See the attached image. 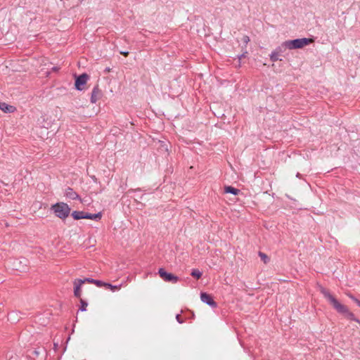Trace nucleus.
I'll use <instances>...</instances> for the list:
<instances>
[{
    "label": "nucleus",
    "mask_w": 360,
    "mask_h": 360,
    "mask_svg": "<svg viewBox=\"0 0 360 360\" xmlns=\"http://www.w3.org/2000/svg\"><path fill=\"white\" fill-rule=\"evenodd\" d=\"M314 42V39L309 38H301L293 40L285 41L282 44L284 49H302Z\"/></svg>",
    "instance_id": "nucleus-1"
},
{
    "label": "nucleus",
    "mask_w": 360,
    "mask_h": 360,
    "mask_svg": "<svg viewBox=\"0 0 360 360\" xmlns=\"http://www.w3.org/2000/svg\"><path fill=\"white\" fill-rule=\"evenodd\" d=\"M56 216L61 219L67 218L71 211L70 207L64 202H58L51 206V208Z\"/></svg>",
    "instance_id": "nucleus-2"
},
{
    "label": "nucleus",
    "mask_w": 360,
    "mask_h": 360,
    "mask_svg": "<svg viewBox=\"0 0 360 360\" xmlns=\"http://www.w3.org/2000/svg\"><path fill=\"white\" fill-rule=\"evenodd\" d=\"M159 275L165 281L172 282L175 283L178 281V277L172 274L167 273L164 269H159Z\"/></svg>",
    "instance_id": "nucleus-3"
},
{
    "label": "nucleus",
    "mask_w": 360,
    "mask_h": 360,
    "mask_svg": "<svg viewBox=\"0 0 360 360\" xmlns=\"http://www.w3.org/2000/svg\"><path fill=\"white\" fill-rule=\"evenodd\" d=\"M88 78L89 77L86 74H82L77 77L75 83V88L79 91H82L84 89V86L88 80Z\"/></svg>",
    "instance_id": "nucleus-4"
},
{
    "label": "nucleus",
    "mask_w": 360,
    "mask_h": 360,
    "mask_svg": "<svg viewBox=\"0 0 360 360\" xmlns=\"http://www.w3.org/2000/svg\"><path fill=\"white\" fill-rule=\"evenodd\" d=\"M201 301L210 305V307L215 308L217 307V303L213 300L212 296L206 292H202L200 294Z\"/></svg>",
    "instance_id": "nucleus-5"
},
{
    "label": "nucleus",
    "mask_w": 360,
    "mask_h": 360,
    "mask_svg": "<svg viewBox=\"0 0 360 360\" xmlns=\"http://www.w3.org/2000/svg\"><path fill=\"white\" fill-rule=\"evenodd\" d=\"M102 96V92L101 90L98 88V86H96L94 87L91 96V102L92 103H96Z\"/></svg>",
    "instance_id": "nucleus-6"
},
{
    "label": "nucleus",
    "mask_w": 360,
    "mask_h": 360,
    "mask_svg": "<svg viewBox=\"0 0 360 360\" xmlns=\"http://www.w3.org/2000/svg\"><path fill=\"white\" fill-rule=\"evenodd\" d=\"M84 283L85 281H82V279H76L74 281V295L75 297H79L81 296V287Z\"/></svg>",
    "instance_id": "nucleus-7"
},
{
    "label": "nucleus",
    "mask_w": 360,
    "mask_h": 360,
    "mask_svg": "<svg viewBox=\"0 0 360 360\" xmlns=\"http://www.w3.org/2000/svg\"><path fill=\"white\" fill-rule=\"evenodd\" d=\"M283 49H284V47L282 46V44L278 46L277 49H276L270 55V59L274 61V62H276L277 60H279V55L280 53L282 52L283 51ZM280 60H281V59H280Z\"/></svg>",
    "instance_id": "nucleus-8"
},
{
    "label": "nucleus",
    "mask_w": 360,
    "mask_h": 360,
    "mask_svg": "<svg viewBox=\"0 0 360 360\" xmlns=\"http://www.w3.org/2000/svg\"><path fill=\"white\" fill-rule=\"evenodd\" d=\"M0 109L4 112H13L15 111V107L9 105L6 103H0Z\"/></svg>",
    "instance_id": "nucleus-9"
},
{
    "label": "nucleus",
    "mask_w": 360,
    "mask_h": 360,
    "mask_svg": "<svg viewBox=\"0 0 360 360\" xmlns=\"http://www.w3.org/2000/svg\"><path fill=\"white\" fill-rule=\"evenodd\" d=\"M72 216L75 220L86 219V213L82 211H74Z\"/></svg>",
    "instance_id": "nucleus-10"
},
{
    "label": "nucleus",
    "mask_w": 360,
    "mask_h": 360,
    "mask_svg": "<svg viewBox=\"0 0 360 360\" xmlns=\"http://www.w3.org/2000/svg\"><path fill=\"white\" fill-rule=\"evenodd\" d=\"M65 196L68 198L75 200L78 199L79 195L72 189V188H68L65 191Z\"/></svg>",
    "instance_id": "nucleus-11"
},
{
    "label": "nucleus",
    "mask_w": 360,
    "mask_h": 360,
    "mask_svg": "<svg viewBox=\"0 0 360 360\" xmlns=\"http://www.w3.org/2000/svg\"><path fill=\"white\" fill-rule=\"evenodd\" d=\"M224 191L226 193H232L233 195H238L240 193V190L230 186H226L224 188Z\"/></svg>",
    "instance_id": "nucleus-12"
},
{
    "label": "nucleus",
    "mask_w": 360,
    "mask_h": 360,
    "mask_svg": "<svg viewBox=\"0 0 360 360\" xmlns=\"http://www.w3.org/2000/svg\"><path fill=\"white\" fill-rule=\"evenodd\" d=\"M102 214L98 212L97 214H88L86 213V219L92 220H99L101 219Z\"/></svg>",
    "instance_id": "nucleus-13"
},
{
    "label": "nucleus",
    "mask_w": 360,
    "mask_h": 360,
    "mask_svg": "<svg viewBox=\"0 0 360 360\" xmlns=\"http://www.w3.org/2000/svg\"><path fill=\"white\" fill-rule=\"evenodd\" d=\"M103 286L107 288H109L112 291H115V290H119L121 289V285H112L110 283H103Z\"/></svg>",
    "instance_id": "nucleus-14"
},
{
    "label": "nucleus",
    "mask_w": 360,
    "mask_h": 360,
    "mask_svg": "<svg viewBox=\"0 0 360 360\" xmlns=\"http://www.w3.org/2000/svg\"><path fill=\"white\" fill-rule=\"evenodd\" d=\"M191 276L196 278H200L202 276V273L198 269H193L191 272Z\"/></svg>",
    "instance_id": "nucleus-15"
},
{
    "label": "nucleus",
    "mask_w": 360,
    "mask_h": 360,
    "mask_svg": "<svg viewBox=\"0 0 360 360\" xmlns=\"http://www.w3.org/2000/svg\"><path fill=\"white\" fill-rule=\"evenodd\" d=\"M259 255L261 257V259L264 261V263L268 262L269 257H267L266 255H265L264 253H262V252H259Z\"/></svg>",
    "instance_id": "nucleus-16"
},
{
    "label": "nucleus",
    "mask_w": 360,
    "mask_h": 360,
    "mask_svg": "<svg viewBox=\"0 0 360 360\" xmlns=\"http://www.w3.org/2000/svg\"><path fill=\"white\" fill-rule=\"evenodd\" d=\"M80 302L82 304L81 307H80L81 311H86V307H87V303L86 302H84L83 300H81Z\"/></svg>",
    "instance_id": "nucleus-17"
},
{
    "label": "nucleus",
    "mask_w": 360,
    "mask_h": 360,
    "mask_svg": "<svg viewBox=\"0 0 360 360\" xmlns=\"http://www.w3.org/2000/svg\"><path fill=\"white\" fill-rule=\"evenodd\" d=\"M348 296H349V297L352 300H354V301L356 303V304H357L358 306H359V307H360V300H359L358 299L355 298V297H354L353 295H349Z\"/></svg>",
    "instance_id": "nucleus-18"
},
{
    "label": "nucleus",
    "mask_w": 360,
    "mask_h": 360,
    "mask_svg": "<svg viewBox=\"0 0 360 360\" xmlns=\"http://www.w3.org/2000/svg\"><path fill=\"white\" fill-rule=\"evenodd\" d=\"M348 296H349V297L352 300H354V301L356 303V304H357L358 306H359V307H360V300H359L358 299L355 298V297H354L353 295H349Z\"/></svg>",
    "instance_id": "nucleus-19"
},
{
    "label": "nucleus",
    "mask_w": 360,
    "mask_h": 360,
    "mask_svg": "<svg viewBox=\"0 0 360 360\" xmlns=\"http://www.w3.org/2000/svg\"><path fill=\"white\" fill-rule=\"evenodd\" d=\"M94 283L96 284L98 287H101V286H103L104 283L101 281L95 280V281H94Z\"/></svg>",
    "instance_id": "nucleus-20"
},
{
    "label": "nucleus",
    "mask_w": 360,
    "mask_h": 360,
    "mask_svg": "<svg viewBox=\"0 0 360 360\" xmlns=\"http://www.w3.org/2000/svg\"><path fill=\"white\" fill-rule=\"evenodd\" d=\"M243 41L245 43V44H248L249 41H250V38L248 36H244L243 37Z\"/></svg>",
    "instance_id": "nucleus-21"
},
{
    "label": "nucleus",
    "mask_w": 360,
    "mask_h": 360,
    "mask_svg": "<svg viewBox=\"0 0 360 360\" xmlns=\"http://www.w3.org/2000/svg\"><path fill=\"white\" fill-rule=\"evenodd\" d=\"M83 281H85V282L91 283H94V281H95V280L91 279V278H85Z\"/></svg>",
    "instance_id": "nucleus-22"
},
{
    "label": "nucleus",
    "mask_w": 360,
    "mask_h": 360,
    "mask_svg": "<svg viewBox=\"0 0 360 360\" xmlns=\"http://www.w3.org/2000/svg\"><path fill=\"white\" fill-rule=\"evenodd\" d=\"M176 319L177 321L179 322L180 323H181L183 322V321L180 319V315H179V314L176 315Z\"/></svg>",
    "instance_id": "nucleus-23"
},
{
    "label": "nucleus",
    "mask_w": 360,
    "mask_h": 360,
    "mask_svg": "<svg viewBox=\"0 0 360 360\" xmlns=\"http://www.w3.org/2000/svg\"><path fill=\"white\" fill-rule=\"evenodd\" d=\"M248 53L247 52H245L243 53L240 57H239V59L240 60L242 58H245L246 56V54Z\"/></svg>",
    "instance_id": "nucleus-24"
},
{
    "label": "nucleus",
    "mask_w": 360,
    "mask_h": 360,
    "mask_svg": "<svg viewBox=\"0 0 360 360\" xmlns=\"http://www.w3.org/2000/svg\"><path fill=\"white\" fill-rule=\"evenodd\" d=\"M121 54H122L124 56H127L129 54V52H121Z\"/></svg>",
    "instance_id": "nucleus-25"
},
{
    "label": "nucleus",
    "mask_w": 360,
    "mask_h": 360,
    "mask_svg": "<svg viewBox=\"0 0 360 360\" xmlns=\"http://www.w3.org/2000/svg\"><path fill=\"white\" fill-rule=\"evenodd\" d=\"M110 68H106V69H105V72H110Z\"/></svg>",
    "instance_id": "nucleus-26"
},
{
    "label": "nucleus",
    "mask_w": 360,
    "mask_h": 360,
    "mask_svg": "<svg viewBox=\"0 0 360 360\" xmlns=\"http://www.w3.org/2000/svg\"><path fill=\"white\" fill-rule=\"evenodd\" d=\"M80 201H81V202H82V203L86 202V201L83 200H82V199H80Z\"/></svg>",
    "instance_id": "nucleus-27"
}]
</instances>
